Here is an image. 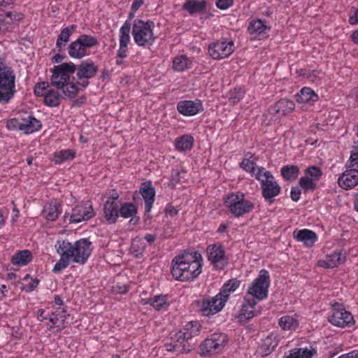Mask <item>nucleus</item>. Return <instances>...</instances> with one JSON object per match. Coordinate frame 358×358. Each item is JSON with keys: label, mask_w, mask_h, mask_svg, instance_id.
<instances>
[{"label": "nucleus", "mask_w": 358, "mask_h": 358, "mask_svg": "<svg viewBox=\"0 0 358 358\" xmlns=\"http://www.w3.org/2000/svg\"><path fill=\"white\" fill-rule=\"evenodd\" d=\"M76 66L70 63H63L55 66L50 78L51 85L57 90H62L63 98H74L78 92V87L76 84L70 82V76L75 73Z\"/></svg>", "instance_id": "obj_1"}, {"label": "nucleus", "mask_w": 358, "mask_h": 358, "mask_svg": "<svg viewBox=\"0 0 358 358\" xmlns=\"http://www.w3.org/2000/svg\"><path fill=\"white\" fill-rule=\"evenodd\" d=\"M199 327L200 325L196 322H188L183 331H180L171 335V348L168 350L181 353L190 352L196 345V343L192 341V338L198 335Z\"/></svg>", "instance_id": "obj_2"}, {"label": "nucleus", "mask_w": 358, "mask_h": 358, "mask_svg": "<svg viewBox=\"0 0 358 358\" xmlns=\"http://www.w3.org/2000/svg\"><path fill=\"white\" fill-rule=\"evenodd\" d=\"M59 248L67 251L73 262L80 264L86 262L92 250V243L87 238L77 241L73 245L68 241H60Z\"/></svg>", "instance_id": "obj_3"}, {"label": "nucleus", "mask_w": 358, "mask_h": 358, "mask_svg": "<svg viewBox=\"0 0 358 358\" xmlns=\"http://www.w3.org/2000/svg\"><path fill=\"white\" fill-rule=\"evenodd\" d=\"M155 23L152 21L148 20L146 22L136 19L132 26V35L135 43L143 47L152 45L156 37L153 34V28Z\"/></svg>", "instance_id": "obj_4"}, {"label": "nucleus", "mask_w": 358, "mask_h": 358, "mask_svg": "<svg viewBox=\"0 0 358 358\" xmlns=\"http://www.w3.org/2000/svg\"><path fill=\"white\" fill-rule=\"evenodd\" d=\"M264 171V169H258L255 178L261 182L263 197L269 203H272L274 201L273 198L280 194L281 188L271 172Z\"/></svg>", "instance_id": "obj_5"}, {"label": "nucleus", "mask_w": 358, "mask_h": 358, "mask_svg": "<svg viewBox=\"0 0 358 358\" xmlns=\"http://www.w3.org/2000/svg\"><path fill=\"white\" fill-rule=\"evenodd\" d=\"M15 76L11 68L0 62V103L8 102L13 96Z\"/></svg>", "instance_id": "obj_6"}, {"label": "nucleus", "mask_w": 358, "mask_h": 358, "mask_svg": "<svg viewBox=\"0 0 358 358\" xmlns=\"http://www.w3.org/2000/svg\"><path fill=\"white\" fill-rule=\"evenodd\" d=\"M224 205L228 208L229 213L236 217L248 213L254 209V203L245 200L243 194L229 195L224 201Z\"/></svg>", "instance_id": "obj_7"}, {"label": "nucleus", "mask_w": 358, "mask_h": 358, "mask_svg": "<svg viewBox=\"0 0 358 358\" xmlns=\"http://www.w3.org/2000/svg\"><path fill=\"white\" fill-rule=\"evenodd\" d=\"M98 44L97 39L90 35H80L78 39L69 46V55L73 58L81 59L87 53V49Z\"/></svg>", "instance_id": "obj_8"}, {"label": "nucleus", "mask_w": 358, "mask_h": 358, "mask_svg": "<svg viewBox=\"0 0 358 358\" xmlns=\"http://www.w3.org/2000/svg\"><path fill=\"white\" fill-rule=\"evenodd\" d=\"M269 285V273L266 270L262 269L248 289V294L255 296L258 300H263L267 297Z\"/></svg>", "instance_id": "obj_9"}, {"label": "nucleus", "mask_w": 358, "mask_h": 358, "mask_svg": "<svg viewBox=\"0 0 358 358\" xmlns=\"http://www.w3.org/2000/svg\"><path fill=\"white\" fill-rule=\"evenodd\" d=\"M224 306V299L220 295L214 297L203 298L197 301V306L203 315L210 316L220 311Z\"/></svg>", "instance_id": "obj_10"}, {"label": "nucleus", "mask_w": 358, "mask_h": 358, "mask_svg": "<svg viewBox=\"0 0 358 358\" xmlns=\"http://www.w3.org/2000/svg\"><path fill=\"white\" fill-rule=\"evenodd\" d=\"M329 322L341 328L350 327L355 323L352 314L338 304L333 306L332 315L329 316Z\"/></svg>", "instance_id": "obj_11"}, {"label": "nucleus", "mask_w": 358, "mask_h": 358, "mask_svg": "<svg viewBox=\"0 0 358 358\" xmlns=\"http://www.w3.org/2000/svg\"><path fill=\"white\" fill-rule=\"evenodd\" d=\"M228 341L227 336L223 333L212 334L205 339L201 345L203 353L211 354L220 351Z\"/></svg>", "instance_id": "obj_12"}, {"label": "nucleus", "mask_w": 358, "mask_h": 358, "mask_svg": "<svg viewBox=\"0 0 358 358\" xmlns=\"http://www.w3.org/2000/svg\"><path fill=\"white\" fill-rule=\"evenodd\" d=\"M234 52V43L229 41H217L209 45L208 53L214 59L228 57Z\"/></svg>", "instance_id": "obj_13"}, {"label": "nucleus", "mask_w": 358, "mask_h": 358, "mask_svg": "<svg viewBox=\"0 0 358 358\" xmlns=\"http://www.w3.org/2000/svg\"><path fill=\"white\" fill-rule=\"evenodd\" d=\"M23 19V15L15 11L0 14V34L11 31L15 24Z\"/></svg>", "instance_id": "obj_14"}, {"label": "nucleus", "mask_w": 358, "mask_h": 358, "mask_svg": "<svg viewBox=\"0 0 358 358\" xmlns=\"http://www.w3.org/2000/svg\"><path fill=\"white\" fill-rule=\"evenodd\" d=\"M208 259L218 269H222L227 264V259L223 247L220 245H209L207 248Z\"/></svg>", "instance_id": "obj_15"}, {"label": "nucleus", "mask_w": 358, "mask_h": 358, "mask_svg": "<svg viewBox=\"0 0 358 358\" xmlns=\"http://www.w3.org/2000/svg\"><path fill=\"white\" fill-rule=\"evenodd\" d=\"M348 169L338 180L339 186L345 189H352L358 185V169Z\"/></svg>", "instance_id": "obj_16"}, {"label": "nucleus", "mask_w": 358, "mask_h": 358, "mask_svg": "<svg viewBox=\"0 0 358 358\" xmlns=\"http://www.w3.org/2000/svg\"><path fill=\"white\" fill-rule=\"evenodd\" d=\"M94 215L92 206H87V204L77 206L72 210L70 222L78 223L83 220H88Z\"/></svg>", "instance_id": "obj_17"}, {"label": "nucleus", "mask_w": 358, "mask_h": 358, "mask_svg": "<svg viewBox=\"0 0 358 358\" xmlns=\"http://www.w3.org/2000/svg\"><path fill=\"white\" fill-rule=\"evenodd\" d=\"M178 112L185 116H192L203 110L200 101H181L177 105Z\"/></svg>", "instance_id": "obj_18"}, {"label": "nucleus", "mask_w": 358, "mask_h": 358, "mask_svg": "<svg viewBox=\"0 0 358 358\" xmlns=\"http://www.w3.org/2000/svg\"><path fill=\"white\" fill-rule=\"evenodd\" d=\"M295 104L293 101L283 99L277 101L273 106H271L268 111L271 114H278L284 116L294 110Z\"/></svg>", "instance_id": "obj_19"}, {"label": "nucleus", "mask_w": 358, "mask_h": 358, "mask_svg": "<svg viewBox=\"0 0 358 358\" xmlns=\"http://www.w3.org/2000/svg\"><path fill=\"white\" fill-rule=\"evenodd\" d=\"M78 79H90L96 76L98 72V66L94 62H82V63L76 67Z\"/></svg>", "instance_id": "obj_20"}, {"label": "nucleus", "mask_w": 358, "mask_h": 358, "mask_svg": "<svg viewBox=\"0 0 358 358\" xmlns=\"http://www.w3.org/2000/svg\"><path fill=\"white\" fill-rule=\"evenodd\" d=\"M140 193L145 200V213H148L152 208L155 196V189L152 186L151 182L142 183Z\"/></svg>", "instance_id": "obj_21"}, {"label": "nucleus", "mask_w": 358, "mask_h": 358, "mask_svg": "<svg viewBox=\"0 0 358 358\" xmlns=\"http://www.w3.org/2000/svg\"><path fill=\"white\" fill-rule=\"evenodd\" d=\"M293 236L296 241L303 242L307 247H312L317 239L316 234L309 229L295 230Z\"/></svg>", "instance_id": "obj_22"}, {"label": "nucleus", "mask_w": 358, "mask_h": 358, "mask_svg": "<svg viewBox=\"0 0 358 358\" xmlns=\"http://www.w3.org/2000/svg\"><path fill=\"white\" fill-rule=\"evenodd\" d=\"M171 273L176 280L180 281H187L194 280V275L189 271L185 263L180 266H172Z\"/></svg>", "instance_id": "obj_23"}, {"label": "nucleus", "mask_w": 358, "mask_h": 358, "mask_svg": "<svg viewBox=\"0 0 358 358\" xmlns=\"http://www.w3.org/2000/svg\"><path fill=\"white\" fill-rule=\"evenodd\" d=\"M207 2L205 0H187L182 5V9L187 11L190 15L202 13L206 9Z\"/></svg>", "instance_id": "obj_24"}, {"label": "nucleus", "mask_w": 358, "mask_h": 358, "mask_svg": "<svg viewBox=\"0 0 358 358\" xmlns=\"http://www.w3.org/2000/svg\"><path fill=\"white\" fill-rule=\"evenodd\" d=\"M59 243L60 241H58L56 245L57 252L61 255L60 259L55 264L53 272L58 273L61 271L62 269L66 268L70 264V259L71 256L69 253L65 250H62L59 248Z\"/></svg>", "instance_id": "obj_25"}, {"label": "nucleus", "mask_w": 358, "mask_h": 358, "mask_svg": "<svg viewBox=\"0 0 358 358\" xmlns=\"http://www.w3.org/2000/svg\"><path fill=\"white\" fill-rule=\"evenodd\" d=\"M105 217L109 223H115L118 217V206L115 201H107L104 204Z\"/></svg>", "instance_id": "obj_26"}, {"label": "nucleus", "mask_w": 358, "mask_h": 358, "mask_svg": "<svg viewBox=\"0 0 358 358\" xmlns=\"http://www.w3.org/2000/svg\"><path fill=\"white\" fill-rule=\"evenodd\" d=\"M59 207L60 204L56 202L46 203L43 208L42 214L47 220L54 221L58 217L61 213Z\"/></svg>", "instance_id": "obj_27"}, {"label": "nucleus", "mask_w": 358, "mask_h": 358, "mask_svg": "<svg viewBox=\"0 0 358 358\" xmlns=\"http://www.w3.org/2000/svg\"><path fill=\"white\" fill-rule=\"evenodd\" d=\"M318 99V96L309 87H303L296 95V101L299 103H313Z\"/></svg>", "instance_id": "obj_28"}, {"label": "nucleus", "mask_w": 358, "mask_h": 358, "mask_svg": "<svg viewBox=\"0 0 358 358\" xmlns=\"http://www.w3.org/2000/svg\"><path fill=\"white\" fill-rule=\"evenodd\" d=\"M21 131L25 134H31L41 127V124L39 120L33 117H29L27 119H22Z\"/></svg>", "instance_id": "obj_29"}, {"label": "nucleus", "mask_w": 358, "mask_h": 358, "mask_svg": "<svg viewBox=\"0 0 358 358\" xmlns=\"http://www.w3.org/2000/svg\"><path fill=\"white\" fill-rule=\"evenodd\" d=\"M31 253L28 250L18 251L11 258V262L14 265L24 266L31 261Z\"/></svg>", "instance_id": "obj_30"}, {"label": "nucleus", "mask_w": 358, "mask_h": 358, "mask_svg": "<svg viewBox=\"0 0 358 358\" xmlns=\"http://www.w3.org/2000/svg\"><path fill=\"white\" fill-rule=\"evenodd\" d=\"M66 310L62 308V310H57L52 313V317L49 318V321L52 322L55 327L61 331L65 328L64 322L66 318Z\"/></svg>", "instance_id": "obj_31"}, {"label": "nucleus", "mask_w": 358, "mask_h": 358, "mask_svg": "<svg viewBox=\"0 0 358 358\" xmlns=\"http://www.w3.org/2000/svg\"><path fill=\"white\" fill-rule=\"evenodd\" d=\"M76 29V26L72 24L66 27V28L62 30L61 33L58 36L56 43L57 48L59 49V51H61L62 46L64 45V43H66L69 41V37Z\"/></svg>", "instance_id": "obj_32"}, {"label": "nucleus", "mask_w": 358, "mask_h": 358, "mask_svg": "<svg viewBox=\"0 0 358 358\" xmlns=\"http://www.w3.org/2000/svg\"><path fill=\"white\" fill-rule=\"evenodd\" d=\"M278 324L283 330H295L299 326V321L294 316L284 315L280 318Z\"/></svg>", "instance_id": "obj_33"}, {"label": "nucleus", "mask_w": 358, "mask_h": 358, "mask_svg": "<svg viewBox=\"0 0 358 358\" xmlns=\"http://www.w3.org/2000/svg\"><path fill=\"white\" fill-rule=\"evenodd\" d=\"M62 98L63 96L58 92L50 88L44 97V103L48 106L55 107L59 106Z\"/></svg>", "instance_id": "obj_34"}, {"label": "nucleus", "mask_w": 358, "mask_h": 358, "mask_svg": "<svg viewBox=\"0 0 358 358\" xmlns=\"http://www.w3.org/2000/svg\"><path fill=\"white\" fill-rule=\"evenodd\" d=\"M194 138L189 135H183L176 140V148L178 150L187 151L190 150L192 148Z\"/></svg>", "instance_id": "obj_35"}, {"label": "nucleus", "mask_w": 358, "mask_h": 358, "mask_svg": "<svg viewBox=\"0 0 358 358\" xmlns=\"http://www.w3.org/2000/svg\"><path fill=\"white\" fill-rule=\"evenodd\" d=\"M240 282L236 279L229 280L227 283H225L220 292L217 294L221 296V299H224V303L227 301L230 293L234 292L238 286Z\"/></svg>", "instance_id": "obj_36"}, {"label": "nucleus", "mask_w": 358, "mask_h": 358, "mask_svg": "<svg viewBox=\"0 0 358 358\" xmlns=\"http://www.w3.org/2000/svg\"><path fill=\"white\" fill-rule=\"evenodd\" d=\"M196 255H197L196 252H194V253L185 252L182 255L176 257L173 259V260L172 262V264H173L172 266H180L181 264H183L184 263H185V265H188L190 263H192V262L198 260Z\"/></svg>", "instance_id": "obj_37"}, {"label": "nucleus", "mask_w": 358, "mask_h": 358, "mask_svg": "<svg viewBox=\"0 0 358 358\" xmlns=\"http://www.w3.org/2000/svg\"><path fill=\"white\" fill-rule=\"evenodd\" d=\"M281 175L286 180H295L299 173V169L297 166L287 165L281 169Z\"/></svg>", "instance_id": "obj_38"}, {"label": "nucleus", "mask_w": 358, "mask_h": 358, "mask_svg": "<svg viewBox=\"0 0 358 358\" xmlns=\"http://www.w3.org/2000/svg\"><path fill=\"white\" fill-rule=\"evenodd\" d=\"M130 29H131V22L129 20H127L122 27L120 28V46H128L129 43L130 42Z\"/></svg>", "instance_id": "obj_39"}, {"label": "nucleus", "mask_w": 358, "mask_h": 358, "mask_svg": "<svg viewBox=\"0 0 358 358\" xmlns=\"http://www.w3.org/2000/svg\"><path fill=\"white\" fill-rule=\"evenodd\" d=\"M76 156V152L73 150H62L54 155V161L56 164H60L66 160L72 159Z\"/></svg>", "instance_id": "obj_40"}, {"label": "nucleus", "mask_w": 358, "mask_h": 358, "mask_svg": "<svg viewBox=\"0 0 358 358\" xmlns=\"http://www.w3.org/2000/svg\"><path fill=\"white\" fill-rule=\"evenodd\" d=\"M267 27L260 20H252L250 22L248 30L250 34H261L265 33Z\"/></svg>", "instance_id": "obj_41"}, {"label": "nucleus", "mask_w": 358, "mask_h": 358, "mask_svg": "<svg viewBox=\"0 0 358 358\" xmlns=\"http://www.w3.org/2000/svg\"><path fill=\"white\" fill-rule=\"evenodd\" d=\"M191 64V62L185 55L176 57L173 62V69L182 71L187 69Z\"/></svg>", "instance_id": "obj_42"}, {"label": "nucleus", "mask_w": 358, "mask_h": 358, "mask_svg": "<svg viewBox=\"0 0 358 358\" xmlns=\"http://www.w3.org/2000/svg\"><path fill=\"white\" fill-rule=\"evenodd\" d=\"M120 216L128 218L134 216L137 213L136 206L131 203H126L119 210Z\"/></svg>", "instance_id": "obj_43"}, {"label": "nucleus", "mask_w": 358, "mask_h": 358, "mask_svg": "<svg viewBox=\"0 0 358 358\" xmlns=\"http://www.w3.org/2000/svg\"><path fill=\"white\" fill-rule=\"evenodd\" d=\"M312 351L306 349L295 348L290 351L289 355L284 358H311Z\"/></svg>", "instance_id": "obj_44"}, {"label": "nucleus", "mask_w": 358, "mask_h": 358, "mask_svg": "<svg viewBox=\"0 0 358 358\" xmlns=\"http://www.w3.org/2000/svg\"><path fill=\"white\" fill-rule=\"evenodd\" d=\"M327 259H328L327 268H331L342 264L344 262L345 257L342 258L339 252H334L327 256Z\"/></svg>", "instance_id": "obj_45"}, {"label": "nucleus", "mask_w": 358, "mask_h": 358, "mask_svg": "<svg viewBox=\"0 0 358 358\" xmlns=\"http://www.w3.org/2000/svg\"><path fill=\"white\" fill-rule=\"evenodd\" d=\"M149 303L157 310L169 306V303L166 302V299L164 296H155L153 299H150Z\"/></svg>", "instance_id": "obj_46"}, {"label": "nucleus", "mask_w": 358, "mask_h": 358, "mask_svg": "<svg viewBox=\"0 0 358 358\" xmlns=\"http://www.w3.org/2000/svg\"><path fill=\"white\" fill-rule=\"evenodd\" d=\"M51 83L50 84L48 82H41L37 83L34 87V94L37 96H44L45 94H47L48 91L50 87Z\"/></svg>", "instance_id": "obj_47"}, {"label": "nucleus", "mask_w": 358, "mask_h": 358, "mask_svg": "<svg viewBox=\"0 0 358 358\" xmlns=\"http://www.w3.org/2000/svg\"><path fill=\"white\" fill-rule=\"evenodd\" d=\"M306 176L313 180H318L322 175L321 169L315 166H312L305 170Z\"/></svg>", "instance_id": "obj_48"}, {"label": "nucleus", "mask_w": 358, "mask_h": 358, "mask_svg": "<svg viewBox=\"0 0 358 358\" xmlns=\"http://www.w3.org/2000/svg\"><path fill=\"white\" fill-rule=\"evenodd\" d=\"M241 167L245 171L251 173L252 175L255 176V173H257L258 169L259 167L256 168L255 164L250 161L249 159L245 158L241 163ZM261 169H263L262 167Z\"/></svg>", "instance_id": "obj_49"}, {"label": "nucleus", "mask_w": 358, "mask_h": 358, "mask_svg": "<svg viewBox=\"0 0 358 358\" xmlns=\"http://www.w3.org/2000/svg\"><path fill=\"white\" fill-rule=\"evenodd\" d=\"M299 185L306 190H314L316 188V184L308 176L301 177L299 179Z\"/></svg>", "instance_id": "obj_50"}, {"label": "nucleus", "mask_w": 358, "mask_h": 358, "mask_svg": "<svg viewBox=\"0 0 358 358\" xmlns=\"http://www.w3.org/2000/svg\"><path fill=\"white\" fill-rule=\"evenodd\" d=\"M187 266L192 275H194V279L196 278L201 271V263L199 260L190 263L187 265Z\"/></svg>", "instance_id": "obj_51"}, {"label": "nucleus", "mask_w": 358, "mask_h": 358, "mask_svg": "<svg viewBox=\"0 0 358 358\" xmlns=\"http://www.w3.org/2000/svg\"><path fill=\"white\" fill-rule=\"evenodd\" d=\"M257 313L253 309H250L248 306L242 305L240 316L243 317L245 320H250L254 317Z\"/></svg>", "instance_id": "obj_52"}, {"label": "nucleus", "mask_w": 358, "mask_h": 358, "mask_svg": "<svg viewBox=\"0 0 358 358\" xmlns=\"http://www.w3.org/2000/svg\"><path fill=\"white\" fill-rule=\"evenodd\" d=\"M346 166L347 168H357L358 169V150L351 152L350 160Z\"/></svg>", "instance_id": "obj_53"}, {"label": "nucleus", "mask_w": 358, "mask_h": 358, "mask_svg": "<svg viewBox=\"0 0 358 358\" xmlns=\"http://www.w3.org/2000/svg\"><path fill=\"white\" fill-rule=\"evenodd\" d=\"M22 125V119H16L13 118L9 120L7 122V127L8 129L11 130H15V129H20L21 130Z\"/></svg>", "instance_id": "obj_54"}, {"label": "nucleus", "mask_w": 358, "mask_h": 358, "mask_svg": "<svg viewBox=\"0 0 358 358\" xmlns=\"http://www.w3.org/2000/svg\"><path fill=\"white\" fill-rule=\"evenodd\" d=\"M244 300L245 302L243 304V306H248L250 309H254L257 302V300L258 299L255 296L248 294L245 296Z\"/></svg>", "instance_id": "obj_55"}, {"label": "nucleus", "mask_w": 358, "mask_h": 358, "mask_svg": "<svg viewBox=\"0 0 358 358\" xmlns=\"http://www.w3.org/2000/svg\"><path fill=\"white\" fill-rule=\"evenodd\" d=\"M234 0H217L216 6L222 10H225L233 4Z\"/></svg>", "instance_id": "obj_56"}, {"label": "nucleus", "mask_w": 358, "mask_h": 358, "mask_svg": "<svg viewBox=\"0 0 358 358\" xmlns=\"http://www.w3.org/2000/svg\"><path fill=\"white\" fill-rule=\"evenodd\" d=\"M301 191L299 187H294L291 190V198L294 201L299 200Z\"/></svg>", "instance_id": "obj_57"}, {"label": "nucleus", "mask_w": 358, "mask_h": 358, "mask_svg": "<svg viewBox=\"0 0 358 358\" xmlns=\"http://www.w3.org/2000/svg\"><path fill=\"white\" fill-rule=\"evenodd\" d=\"M178 210L172 205H168L165 208V213L166 215L173 217L178 214Z\"/></svg>", "instance_id": "obj_58"}, {"label": "nucleus", "mask_w": 358, "mask_h": 358, "mask_svg": "<svg viewBox=\"0 0 358 358\" xmlns=\"http://www.w3.org/2000/svg\"><path fill=\"white\" fill-rule=\"evenodd\" d=\"M128 48L127 46H120L119 50L117 51V57L123 59L127 57Z\"/></svg>", "instance_id": "obj_59"}, {"label": "nucleus", "mask_w": 358, "mask_h": 358, "mask_svg": "<svg viewBox=\"0 0 358 358\" xmlns=\"http://www.w3.org/2000/svg\"><path fill=\"white\" fill-rule=\"evenodd\" d=\"M113 290L114 292L120 293V294H125L129 291V289L126 286H113Z\"/></svg>", "instance_id": "obj_60"}, {"label": "nucleus", "mask_w": 358, "mask_h": 358, "mask_svg": "<svg viewBox=\"0 0 358 358\" xmlns=\"http://www.w3.org/2000/svg\"><path fill=\"white\" fill-rule=\"evenodd\" d=\"M338 358H358V350H353L349 353L340 356Z\"/></svg>", "instance_id": "obj_61"}, {"label": "nucleus", "mask_w": 358, "mask_h": 358, "mask_svg": "<svg viewBox=\"0 0 358 358\" xmlns=\"http://www.w3.org/2000/svg\"><path fill=\"white\" fill-rule=\"evenodd\" d=\"M143 4V0H134L131 5V10L136 12Z\"/></svg>", "instance_id": "obj_62"}, {"label": "nucleus", "mask_w": 358, "mask_h": 358, "mask_svg": "<svg viewBox=\"0 0 358 358\" xmlns=\"http://www.w3.org/2000/svg\"><path fill=\"white\" fill-rule=\"evenodd\" d=\"M349 22L350 24H358V9L355 10L354 15L350 16Z\"/></svg>", "instance_id": "obj_63"}, {"label": "nucleus", "mask_w": 358, "mask_h": 358, "mask_svg": "<svg viewBox=\"0 0 358 358\" xmlns=\"http://www.w3.org/2000/svg\"><path fill=\"white\" fill-rule=\"evenodd\" d=\"M144 239L148 243L149 245H152L157 239V236L153 234H145Z\"/></svg>", "instance_id": "obj_64"}]
</instances>
